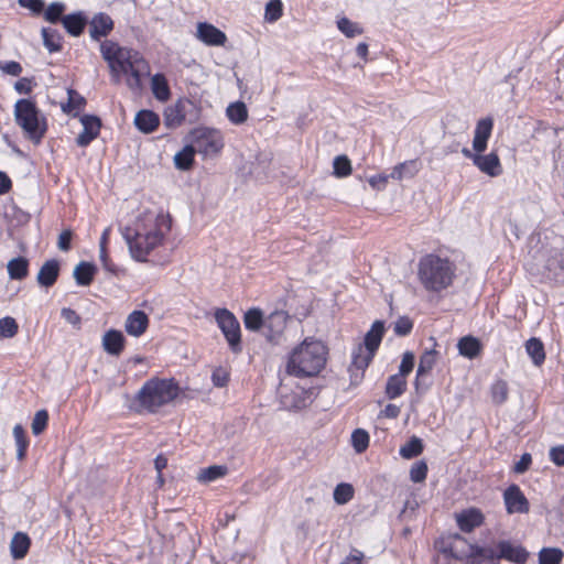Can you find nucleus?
<instances>
[{
    "label": "nucleus",
    "mask_w": 564,
    "mask_h": 564,
    "mask_svg": "<svg viewBox=\"0 0 564 564\" xmlns=\"http://www.w3.org/2000/svg\"><path fill=\"white\" fill-rule=\"evenodd\" d=\"M145 220L149 226L139 220L135 228L124 227L121 230L131 257L139 262H145L149 253L162 243L164 236L171 230V218L167 215L148 214Z\"/></svg>",
    "instance_id": "1"
},
{
    "label": "nucleus",
    "mask_w": 564,
    "mask_h": 564,
    "mask_svg": "<svg viewBox=\"0 0 564 564\" xmlns=\"http://www.w3.org/2000/svg\"><path fill=\"white\" fill-rule=\"evenodd\" d=\"M327 354L321 340L307 337L291 351L286 372L297 378L317 376L326 365Z\"/></svg>",
    "instance_id": "2"
},
{
    "label": "nucleus",
    "mask_w": 564,
    "mask_h": 564,
    "mask_svg": "<svg viewBox=\"0 0 564 564\" xmlns=\"http://www.w3.org/2000/svg\"><path fill=\"white\" fill-rule=\"evenodd\" d=\"M456 265L447 258L434 253L422 257L417 264V279L429 292L448 289L455 279Z\"/></svg>",
    "instance_id": "3"
},
{
    "label": "nucleus",
    "mask_w": 564,
    "mask_h": 564,
    "mask_svg": "<svg viewBox=\"0 0 564 564\" xmlns=\"http://www.w3.org/2000/svg\"><path fill=\"white\" fill-rule=\"evenodd\" d=\"M177 395L178 386L173 379L152 378L143 383L130 408L137 413H155Z\"/></svg>",
    "instance_id": "4"
},
{
    "label": "nucleus",
    "mask_w": 564,
    "mask_h": 564,
    "mask_svg": "<svg viewBox=\"0 0 564 564\" xmlns=\"http://www.w3.org/2000/svg\"><path fill=\"white\" fill-rule=\"evenodd\" d=\"M14 119L25 135L39 144L47 131L46 117L31 99H19L14 105Z\"/></svg>",
    "instance_id": "5"
},
{
    "label": "nucleus",
    "mask_w": 564,
    "mask_h": 564,
    "mask_svg": "<svg viewBox=\"0 0 564 564\" xmlns=\"http://www.w3.org/2000/svg\"><path fill=\"white\" fill-rule=\"evenodd\" d=\"M215 319L224 334L232 352L242 350L240 324L236 316L227 308H218L215 312Z\"/></svg>",
    "instance_id": "6"
},
{
    "label": "nucleus",
    "mask_w": 564,
    "mask_h": 564,
    "mask_svg": "<svg viewBox=\"0 0 564 564\" xmlns=\"http://www.w3.org/2000/svg\"><path fill=\"white\" fill-rule=\"evenodd\" d=\"M192 144L197 153L212 156L224 148V140L218 130L199 128L192 132Z\"/></svg>",
    "instance_id": "7"
},
{
    "label": "nucleus",
    "mask_w": 564,
    "mask_h": 564,
    "mask_svg": "<svg viewBox=\"0 0 564 564\" xmlns=\"http://www.w3.org/2000/svg\"><path fill=\"white\" fill-rule=\"evenodd\" d=\"M128 65L126 63L121 64L118 68L119 77L121 75H127V85L132 90H138L142 86V77L144 75H149V64L148 62L139 56L137 52H133L131 57L127 59Z\"/></svg>",
    "instance_id": "8"
},
{
    "label": "nucleus",
    "mask_w": 564,
    "mask_h": 564,
    "mask_svg": "<svg viewBox=\"0 0 564 564\" xmlns=\"http://www.w3.org/2000/svg\"><path fill=\"white\" fill-rule=\"evenodd\" d=\"M100 53L109 65L113 82L119 83L118 68L123 63L128 65L127 59L131 57L133 51L121 47L116 42L106 40L100 44Z\"/></svg>",
    "instance_id": "9"
},
{
    "label": "nucleus",
    "mask_w": 564,
    "mask_h": 564,
    "mask_svg": "<svg viewBox=\"0 0 564 564\" xmlns=\"http://www.w3.org/2000/svg\"><path fill=\"white\" fill-rule=\"evenodd\" d=\"M484 152H473L468 148L462 149V154L469 159L473 164L484 174L490 177H497L502 173L500 159L496 152L482 154Z\"/></svg>",
    "instance_id": "10"
},
{
    "label": "nucleus",
    "mask_w": 564,
    "mask_h": 564,
    "mask_svg": "<svg viewBox=\"0 0 564 564\" xmlns=\"http://www.w3.org/2000/svg\"><path fill=\"white\" fill-rule=\"evenodd\" d=\"M313 389H303L300 387L290 391L284 387L279 390L280 404L283 409L289 411L302 410L308 406L313 401Z\"/></svg>",
    "instance_id": "11"
},
{
    "label": "nucleus",
    "mask_w": 564,
    "mask_h": 564,
    "mask_svg": "<svg viewBox=\"0 0 564 564\" xmlns=\"http://www.w3.org/2000/svg\"><path fill=\"white\" fill-rule=\"evenodd\" d=\"M289 318L290 316L285 311H274L267 316L263 335L268 341L275 345L282 343Z\"/></svg>",
    "instance_id": "12"
},
{
    "label": "nucleus",
    "mask_w": 564,
    "mask_h": 564,
    "mask_svg": "<svg viewBox=\"0 0 564 564\" xmlns=\"http://www.w3.org/2000/svg\"><path fill=\"white\" fill-rule=\"evenodd\" d=\"M503 501L509 514L528 513L530 511L529 500L525 498L518 485H510L505 490Z\"/></svg>",
    "instance_id": "13"
},
{
    "label": "nucleus",
    "mask_w": 564,
    "mask_h": 564,
    "mask_svg": "<svg viewBox=\"0 0 564 564\" xmlns=\"http://www.w3.org/2000/svg\"><path fill=\"white\" fill-rule=\"evenodd\" d=\"M191 107H193V102L187 98H181L175 104L166 107L164 110V124L170 129L182 126Z\"/></svg>",
    "instance_id": "14"
},
{
    "label": "nucleus",
    "mask_w": 564,
    "mask_h": 564,
    "mask_svg": "<svg viewBox=\"0 0 564 564\" xmlns=\"http://www.w3.org/2000/svg\"><path fill=\"white\" fill-rule=\"evenodd\" d=\"M80 123L83 124V131L77 135L76 144L85 148L99 135L101 120L94 115H84L80 117Z\"/></svg>",
    "instance_id": "15"
},
{
    "label": "nucleus",
    "mask_w": 564,
    "mask_h": 564,
    "mask_svg": "<svg viewBox=\"0 0 564 564\" xmlns=\"http://www.w3.org/2000/svg\"><path fill=\"white\" fill-rule=\"evenodd\" d=\"M498 557L516 564H523L529 557V553L521 545H514L508 540H501L497 543Z\"/></svg>",
    "instance_id": "16"
},
{
    "label": "nucleus",
    "mask_w": 564,
    "mask_h": 564,
    "mask_svg": "<svg viewBox=\"0 0 564 564\" xmlns=\"http://www.w3.org/2000/svg\"><path fill=\"white\" fill-rule=\"evenodd\" d=\"M376 354L366 350L362 345H358L351 354V365L349 371L354 378H362L365 370L373 359Z\"/></svg>",
    "instance_id": "17"
},
{
    "label": "nucleus",
    "mask_w": 564,
    "mask_h": 564,
    "mask_svg": "<svg viewBox=\"0 0 564 564\" xmlns=\"http://www.w3.org/2000/svg\"><path fill=\"white\" fill-rule=\"evenodd\" d=\"M494 121L491 118L480 119L474 131L473 152H485L487 149L488 140L491 135Z\"/></svg>",
    "instance_id": "18"
},
{
    "label": "nucleus",
    "mask_w": 564,
    "mask_h": 564,
    "mask_svg": "<svg viewBox=\"0 0 564 564\" xmlns=\"http://www.w3.org/2000/svg\"><path fill=\"white\" fill-rule=\"evenodd\" d=\"M89 23V35L94 41H99L113 30V21L107 13L99 12L93 17Z\"/></svg>",
    "instance_id": "19"
},
{
    "label": "nucleus",
    "mask_w": 564,
    "mask_h": 564,
    "mask_svg": "<svg viewBox=\"0 0 564 564\" xmlns=\"http://www.w3.org/2000/svg\"><path fill=\"white\" fill-rule=\"evenodd\" d=\"M197 37L207 45H224L227 37L226 34L207 22H199L197 25Z\"/></svg>",
    "instance_id": "20"
},
{
    "label": "nucleus",
    "mask_w": 564,
    "mask_h": 564,
    "mask_svg": "<svg viewBox=\"0 0 564 564\" xmlns=\"http://www.w3.org/2000/svg\"><path fill=\"white\" fill-rule=\"evenodd\" d=\"M456 522L463 532L469 533L484 523V514L479 509L469 508L456 514Z\"/></svg>",
    "instance_id": "21"
},
{
    "label": "nucleus",
    "mask_w": 564,
    "mask_h": 564,
    "mask_svg": "<svg viewBox=\"0 0 564 564\" xmlns=\"http://www.w3.org/2000/svg\"><path fill=\"white\" fill-rule=\"evenodd\" d=\"M149 326V317L143 311L135 310L131 312L124 323L126 332L133 336L140 337Z\"/></svg>",
    "instance_id": "22"
},
{
    "label": "nucleus",
    "mask_w": 564,
    "mask_h": 564,
    "mask_svg": "<svg viewBox=\"0 0 564 564\" xmlns=\"http://www.w3.org/2000/svg\"><path fill=\"white\" fill-rule=\"evenodd\" d=\"M58 275L59 262L56 259H51L45 261L40 268L36 281L43 288H51L56 283Z\"/></svg>",
    "instance_id": "23"
},
{
    "label": "nucleus",
    "mask_w": 564,
    "mask_h": 564,
    "mask_svg": "<svg viewBox=\"0 0 564 564\" xmlns=\"http://www.w3.org/2000/svg\"><path fill=\"white\" fill-rule=\"evenodd\" d=\"M133 122L140 132L149 134L158 129L160 124V117L152 110L142 109L137 112Z\"/></svg>",
    "instance_id": "24"
},
{
    "label": "nucleus",
    "mask_w": 564,
    "mask_h": 564,
    "mask_svg": "<svg viewBox=\"0 0 564 564\" xmlns=\"http://www.w3.org/2000/svg\"><path fill=\"white\" fill-rule=\"evenodd\" d=\"M124 336L120 330L109 329L102 337L105 351L112 356H119L124 348Z\"/></svg>",
    "instance_id": "25"
},
{
    "label": "nucleus",
    "mask_w": 564,
    "mask_h": 564,
    "mask_svg": "<svg viewBox=\"0 0 564 564\" xmlns=\"http://www.w3.org/2000/svg\"><path fill=\"white\" fill-rule=\"evenodd\" d=\"M384 330V322L376 321L365 335L364 348L376 354L383 338Z\"/></svg>",
    "instance_id": "26"
},
{
    "label": "nucleus",
    "mask_w": 564,
    "mask_h": 564,
    "mask_svg": "<svg viewBox=\"0 0 564 564\" xmlns=\"http://www.w3.org/2000/svg\"><path fill=\"white\" fill-rule=\"evenodd\" d=\"M436 357L437 351L433 348L425 350L420 357V362L416 370V378L414 381V387L417 392H420L421 390L420 378L424 377L433 369V367L436 364Z\"/></svg>",
    "instance_id": "27"
},
{
    "label": "nucleus",
    "mask_w": 564,
    "mask_h": 564,
    "mask_svg": "<svg viewBox=\"0 0 564 564\" xmlns=\"http://www.w3.org/2000/svg\"><path fill=\"white\" fill-rule=\"evenodd\" d=\"M88 20L84 12L78 11L63 17L62 24L65 30L73 36H79Z\"/></svg>",
    "instance_id": "28"
},
{
    "label": "nucleus",
    "mask_w": 564,
    "mask_h": 564,
    "mask_svg": "<svg viewBox=\"0 0 564 564\" xmlns=\"http://www.w3.org/2000/svg\"><path fill=\"white\" fill-rule=\"evenodd\" d=\"M96 271L95 264L82 261L75 267L73 276L78 285L87 286L93 282Z\"/></svg>",
    "instance_id": "29"
},
{
    "label": "nucleus",
    "mask_w": 564,
    "mask_h": 564,
    "mask_svg": "<svg viewBox=\"0 0 564 564\" xmlns=\"http://www.w3.org/2000/svg\"><path fill=\"white\" fill-rule=\"evenodd\" d=\"M457 348L462 356L474 359L480 354L481 344L478 338L468 335L458 340Z\"/></svg>",
    "instance_id": "30"
},
{
    "label": "nucleus",
    "mask_w": 564,
    "mask_h": 564,
    "mask_svg": "<svg viewBox=\"0 0 564 564\" xmlns=\"http://www.w3.org/2000/svg\"><path fill=\"white\" fill-rule=\"evenodd\" d=\"M7 270L11 280H23L29 274V260L24 257L13 258L8 262Z\"/></svg>",
    "instance_id": "31"
},
{
    "label": "nucleus",
    "mask_w": 564,
    "mask_h": 564,
    "mask_svg": "<svg viewBox=\"0 0 564 564\" xmlns=\"http://www.w3.org/2000/svg\"><path fill=\"white\" fill-rule=\"evenodd\" d=\"M151 89H152L154 97L159 101L164 102V101L169 100V98L171 96V90H170L167 79L161 73H158L152 76Z\"/></svg>",
    "instance_id": "32"
},
{
    "label": "nucleus",
    "mask_w": 564,
    "mask_h": 564,
    "mask_svg": "<svg viewBox=\"0 0 564 564\" xmlns=\"http://www.w3.org/2000/svg\"><path fill=\"white\" fill-rule=\"evenodd\" d=\"M406 378L392 375L388 378L386 384V395L388 399L393 400L402 395L406 390Z\"/></svg>",
    "instance_id": "33"
},
{
    "label": "nucleus",
    "mask_w": 564,
    "mask_h": 564,
    "mask_svg": "<svg viewBox=\"0 0 564 564\" xmlns=\"http://www.w3.org/2000/svg\"><path fill=\"white\" fill-rule=\"evenodd\" d=\"M420 171V163L417 160H410L395 165L390 174L393 180H402L404 177H413Z\"/></svg>",
    "instance_id": "34"
},
{
    "label": "nucleus",
    "mask_w": 564,
    "mask_h": 564,
    "mask_svg": "<svg viewBox=\"0 0 564 564\" xmlns=\"http://www.w3.org/2000/svg\"><path fill=\"white\" fill-rule=\"evenodd\" d=\"M30 544V538L25 533L17 532L10 544L12 556L17 560L23 558L29 551Z\"/></svg>",
    "instance_id": "35"
},
{
    "label": "nucleus",
    "mask_w": 564,
    "mask_h": 564,
    "mask_svg": "<svg viewBox=\"0 0 564 564\" xmlns=\"http://www.w3.org/2000/svg\"><path fill=\"white\" fill-rule=\"evenodd\" d=\"M228 120L234 124H242L248 119V109L245 102L235 101L228 105L226 109Z\"/></svg>",
    "instance_id": "36"
},
{
    "label": "nucleus",
    "mask_w": 564,
    "mask_h": 564,
    "mask_svg": "<svg viewBox=\"0 0 564 564\" xmlns=\"http://www.w3.org/2000/svg\"><path fill=\"white\" fill-rule=\"evenodd\" d=\"M525 351L535 366H541L544 362V360H545L544 345L539 338L532 337L529 340H527Z\"/></svg>",
    "instance_id": "37"
},
{
    "label": "nucleus",
    "mask_w": 564,
    "mask_h": 564,
    "mask_svg": "<svg viewBox=\"0 0 564 564\" xmlns=\"http://www.w3.org/2000/svg\"><path fill=\"white\" fill-rule=\"evenodd\" d=\"M197 153L193 144L185 145L181 151L174 155L175 167L181 171H187L193 166L194 156Z\"/></svg>",
    "instance_id": "38"
},
{
    "label": "nucleus",
    "mask_w": 564,
    "mask_h": 564,
    "mask_svg": "<svg viewBox=\"0 0 564 564\" xmlns=\"http://www.w3.org/2000/svg\"><path fill=\"white\" fill-rule=\"evenodd\" d=\"M546 270L557 281H564V251L556 252L546 260Z\"/></svg>",
    "instance_id": "39"
},
{
    "label": "nucleus",
    "mask_w": 564,
    "mask_h": 564,
    "mask_svg": "<svg viewBox=\"0 0 564 564\" xmlns=\"http://www.w3.org/2000/svg\"><path fill=\"white\" fill-rule=\"evenodd\" d=\"M265 318L260 308H250L245 313L243 323L245 327L252 332H258L264 328Z\"/></svg>",
    "instance_id": "40"
},
{
    "label": "nucleus",
    "mask_w": 564,
    "mask_h": 564,
    "mask_svg": "<svg viewBox=\"0 0 564 564\" xmlns=\"http://www.w3.org/2000/svg\"><path fill=\"white\" fill-rule=\"evenodd\" d=\"M423 449L424 445L422 440L417 436H412L403 446H401L399 453L401 457L411 459L421 455Z\"/></svg>",
    "instance_id": "41"
},
{
    "label": "nucleus",
    "mask_w": 564,
    "mask_h": 564,
    "mask_svg": "<svg viewBox=\"0 0 564 564\" xmlns=\"http://www.w3.org/2000/svg\"><path fill=\"white\" fill-rule=\"evenodd\" d=\"M43 44L50 52H58L62 50L61 34L51 28L42 29Z\"/></svg>",
    "instance_id": "42"
},
{
    "label": "nucleus",
    "mask_w": 564,
    "mask_h": 564,
    "mask_svg": "<svg viewBox=\"0 0 564 564\" xmlns=\"http://www.w3.org/2000/svg\"><path fill=\"white\" fill-rule=\"evenodd\" d=\"M13 436L17 444V458L19 460H23L26 455V449L29 446V440L25 435V431L22 425L17 424L13 427Z\"/></svg>",
    "instance_id": "43"
},
{
    "label": "nucleus",
    "mask_w": 564,
    "mask_h": 564,
    "mask_svg": "<svg viewBox=\"0 0 564 564\" xmlns=\"http://www.w3.org/2000/svg\"><path fill=\"white\" fill-rule=\"evenodd\" d=\"M564 552L558 547H543L539 552V564H561Z\"/></svg>",
    "instance_id": "44"
},
{
    "label": "nucleus",
    "mask_w": 564,
    "mask_h": 564,
    "mask_svg": "<svg viewBox=\"0 0 564 564\" xmlns=\"http://www.w3.org/2000/svg\"><path fill=\"white\" fill-rule=\"evenodd\" d=\"M508 384L503 380H497L490 388L491 401L500 405L508 399Z\"/></svg>",
    "instance_id": "45"
},
{
    "label": "nucleus",
    "mask_w": 564,
    "mask_h": 564,
    "mask_svg": "<svg viewBox=\"0 0 564 564\" xmlns=\"http://www.w3.org/2000/svg\"><path fill=\"white\" fill-rule=\"evenodd\" d=\"M334 500L338 505H345L354 497V488L350 484H338L334 489Z\"/></svg>",
    "instance_id": "46"
},
{
    "label": "nucleus",
    "mask_w": 564,
    "mask_h": 564,
    "mask_svg": "<svg viewBox=\"0 0 564 564\" xmlns=\"http://www.w3.org/2000/svg\"><path fill=\"white\" fill-rule=\"evenodd\" d=\"M338 30L344 33L347 37H355L357 35L362 34V28L356 23L350 21L348 18H341L337 21Z\"/></svg>",
    "instance_id": "47"
},
{
    "label": "nucleus",
    "mask_w": 564,
    "mask_h": 564,
    "mask_svg": "<svg viewBox=\"0 0 564 564\" xmlns=\"http://www.w3.org/2000/svg\"><path fill=\"white\" fill-rule=\"evenodd\" d=\"M86 105V99L79 95L77 91L69 89L68 90V101L66 105L62 107L63 111L66 113H72L73 111L82 110Z\"/></svg>",
    "instance_id": "48"
},
{
    "label": "nucleus",
    "mask_w": 564,
    "mask_h": 564,
    "mask_svg": "<svg viewBox=\"0 0 564 564\" xmlns=\"http://www.w3.org/2000/svg\"><path fill=\"white\" fill-rule=\"evenodd\" d=\"M351 444L358 454L364 453L369 446V434L362 429L355 430L351 434Z\"/></svg>",
    "instance_id": "49"
},
{
    "label": "nucleus",
    "mask_w": 564,
    "mask_h": 564,
    "mask_svg": "<svg viewBox=\"0 0 564 564\" xmlns=\"http://www.w3.org/2000/svg\"><path fill=\"white\" fill-rule=\"evenodd\" d=\"M66 6L63 2H53L44 11V19L50 23L62 22Z\"/></svg>",
    "instance_id": "50"
},
{
    "label": "nucleus",
    "mask_w": 564,
    "mask_h": 564,
    "mask_svg": "<svg viewBox=\"0 0 564 564\" xmlns=\"http://www.w3.org/2000/svg\"><path fill=\"white\" fill-rule=\"evenodd\" d=\"M226 474L227 467L214 465L203 469L198 476V479L205 482H209L224 477Z\"/></svg>",
    "instance_id": "51"
},
{
    "label": "nucleus",
    "mask_w": 564,
    "mask_h": 564,
    "mask_svg": "<svg viewBox=\"0 0 564 564\" xmlns=\"http://www.w3.org/2000/svg\"><path fill=\"white\" fill-rule=\"evenodd\" d=\"M283 13V6L281 0H270L265 4V11H264V20L267 22L273 23L278 21Z\"/></svg>",
    "instance_id": "52"
},
{
    "label": "nucleus",
    "mask_w": 564,
    "mask_h": 564,
    "mask_svg": "<svg viewBox=\"0 0 564 564\" xmlns=\"http://www.w3.org/2000/svg\"><path fill=\"white\" fill-rule=\"evenodd\" d=\"M19 325L13 317L0 318V338H12L18 334Z\"/></svg>",
    "instance_id": "53"
},
{
    "label": "nucleus",
    "mask_w": 564,
    "mask_h": 564,
    "mask_svg": "<svg viewBox=\"0 0 564 564\" xmlns=\"http://www.w3.org/2000/svg\"><path fill=\"white\" fill-rule=\"evenodd\" d=\"M334 174L338 177L348 176L351 173V164L346 155H338L333 163Z\"/></svg>",
    "instance_id": "54"
},
{
    "label": "nucleus",
    "mask_w": 564,
    "mask_h": 564,
    "mask_svg": "<svg viewBox=\"0 0 564 564\" xmlns=\"http://www.w3.org/2000/svg\"><path fill=\"white\" fill-rule=\"evenodd\" d=\"M48 422V413L46 410H40L35 413L32 421V433L34 435H40L47 426Z\"/></svg>",
    "instance_id": "55"
},
{
    "label": "nucleus",
    "mask_w": 564,
    "mask_h": 564,
    "mask_svg": "<svg viewBox=\"0 0 564 564\" xmlns=\"http://www.w3.org/2000/svg\"><path fill=\"white\" fill-rule=\"evenodd\" d=\"M427 465L424 460L415 462L410 469V479L413 482H422L427 476Z\"/></svg>",
    "instance_id": "56"
},
{
    "label": "nucleus",
    "mask_w": 564,
    "mask_h": 564,
    "mask_svg": "<svg viewBox=\"0 0 564 564\" xmlns=\"http://www.w3.org/2000/svg\"><path fill=\"white\" fill-rule=\"evenodd\" d=\"M414 367V355L411 351H405L402 356L401 364L399 366V372L397 375L406 378L412 372Z\"/></svg>",
    "instance_id": "57"
},
{
    "label": "nucleus",
    "mask_w": 564,
    "mask_h": 564,
    "mask_svg": "<svg viewBox=\"0 0 564 564\" xmlns=\"http://www.w3.org/2000/svg\"><path fill=\"white\" fill-rule=\"evenodd\" d=\"M412 328H413L412 321L406 316H402V317L398 318V321L394 323L393 329L398 336H406L411 333Z\"/></svg>",
    "instance_id": "58"
},
{
    "label": "nucleus",
    "mask_w": 564,
    "mask_h": 564,
    "mask_svg": "<svg viewBox=\"0 0 564 564\" xmlns=\"http://www.w3.org/2000/svg\"><path fill=\"white\" fill-rule=\"evenodd\" d=\"M212 381L215 387H226L229 381V373L223 368H217L212 375Z\"/></svg>",
    "instance_id": "59"
},
{
    "label": "nucleus",
    "mask_w": 564,
    "mask_h": 564,
    "mask_svg": "<svg viewBox=\"0 0 564 564\" xmlns=\"http://www.w3.org/2000/svg\"><path fill=\"white\" fill-rule=\"evenodd\" d=\"M0 69L11 76H20L22 73V66L20 63L15 61L1 62L0 61Z\"/></svg>",
    "instance_id": "60"
},
{
    "label": "nucleus",
    "mask_w": 564,
    "mask_h": 564,
    "mask_svg": "<svg viewBox=\"0 0 564 564\" xmlns=\"http://www.w3.org/2000/svg\"><path fill=\"white\" fill-rule=\"evenodd\" d=\"M61 316L70 325H74V326L80 325L82 318L76 313V311H74L73 308H69V307L62 308Z\"/></svg>",
    "instance_id": "61"
},
{
    "label": "nucleus",
    "mask_w": 564,
    "mask_h": 564,
    "mask_svg": "<svg viewBox=\"0 0 564 564\" xmlns=\"http://www.w3.org/2000/svg\"><path fill=\"white\" fill-rule=\"evenodd\" d=\"M532 463V457L529 453H524L520 459L514 464L513 471L517 474L525 473Z\"/></svg>",
    "instance_id": "62"
},
{
    "label": "nucleus",
    "mask_w": 564,
    "mask_h": 564,
    "mask_svg": "<svg viewBox=\"0 0 564 564\" xmlns=\"http://www.w3.org/2000/svg\"><path fill=\"white\" fill-rule=\"evenodd\" d=\"M549 456L556 466H564V445L552 447Z\"/></svg>",
    "instance_id": "63"
},
{
    "label": "nucleus",
    "mask_w": 564,
    "mask_h": 564,
    "mask_svg": "<svg viewBox=\"0 0 564 564\" xmlns=\"http://www.w3.org/2000/svg\"><path fill=\"white\" fill-rule=\"evenodd\" d=\"M32 83H33L32 78L22 77L18 82H15L14 89L19 94L29 95L32 91Z\"/></svg>",
    "instance_id": "64"
}]
</instances>
